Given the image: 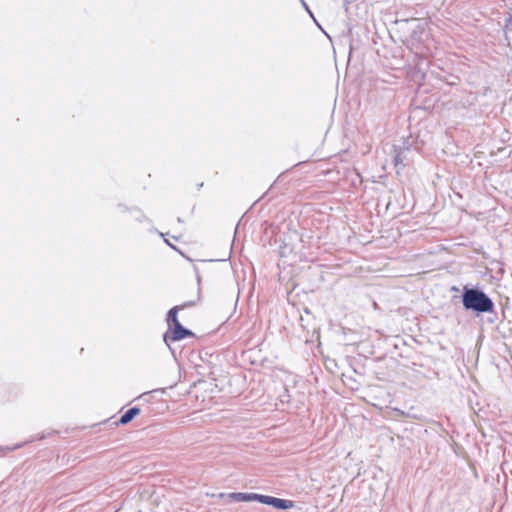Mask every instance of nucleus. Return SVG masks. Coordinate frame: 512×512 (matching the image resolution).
Returning a JSON list of instances; mask_svg holds the SVG:
<instances>
[{
    "mask_svg": "<svg viewBox=\"0 0 512 512\" xmlns=\"http://www.w3.org/2000/svg\"><path fill=\"white\" fill-rule=\"evenodd\" d=\"M140 413V409L137 407H133L126 411L120 418L119 422L121 424H127L129 423L135 416H137Z\"/></svg>",
    "mask_w": 512,
    "mask_h": 512,
    "instance_id": "nucleus-4",
    "label": "nucleus"
},
{
    "mask_svg": "<svg viewBox=\"0 0 512 512\" xmlns=\"http://www.w3.org/2000/svg\"><path fill=\"white\" fill-rule=\"evenodd\" d=\"M177 311H178V308L174 307L168 313V322H171L170 327L175 325L176 323H179V321L177 319Z\"/></svg>",
    "mask_w": 512,
    "mask_h": 512,
    "instance_id": "nucleus-5",
    "label": "nucleus"
},
{
    "mask_svg": "<svg viewBox=\"0 0 512 512\" xmlns=\"http://www.w3.org/2000/svg\"><path fill=\"white\" fill-rule=\"evenodd\" d=\"M462 301L467 310L483 313L490 312L493 309L492 300L484 292L477 289H466Z\"/></svg>",
    "mask_w": 512,
    "mask_h": 512,
    "instance_id": "nucleus-2",
    "label": "nucleus"
},
{
    "mask_svg": "<svg viewBox=\"0 0 512 512\" xmlns=\"http://www.w3.org/2000/svg\"><path fill=\"white\" fill-rule=\"evenodd\" d=\"M306 9H308V8L306 7ZM307 11L309 12L310 16L313 17V13H311L309 10H307Z\"/></svg>",
    "mask_w": 512,
    "mask_h": 512,
    "instance_id": "nucleus-6",
    "label": "nucleus"
},
{
    "mask_svg": "<svg viewBox=\"0 0 512 512\" xmlns=\"http://www.w3.org/2000/svg\"><path fill=\"white\" fill-rule=\"evenodd\" d=\"M170 329H171V333H172L171 339L174 340V341H179V340H181V339H183V338H185L187 336L192 335L191 331L185 329L180 324V322L176 323L173 326H171Z\"/></svg>",
    "mask_w": 512,
    "mask_h": 512,
    "instance_id": "nucleus-3",
    "label": "nucleus"
},
{
    "mask_svg": "<svg viewBox=\"0 0 512 512\" xmlns=\"http://www.w3.org/2000/svg\"><path fill=\"white\" fill-rule=\"evenodd\" d=\"M228 501L234 502H259L272 506L279 510H287L294 507V503L290 500L280 499L272 496L261 495L257 493L235 492L224 495Z\"/></svg>",
    "mask_w": 512,
    "mask_h": 512,
    "instance_id": "nucleus-1",
    "label": "nucleus"
}]
</instances>
